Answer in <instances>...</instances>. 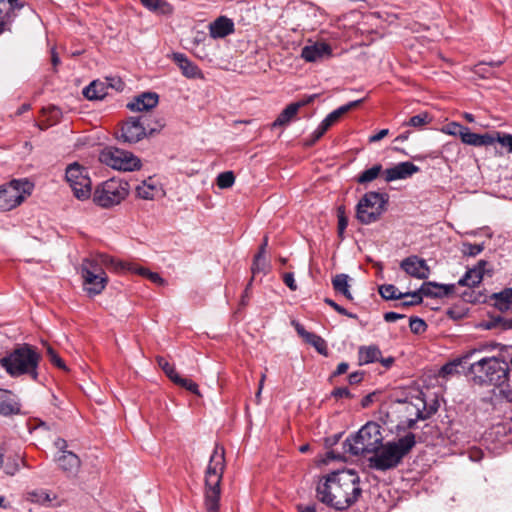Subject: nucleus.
I'll return each mask as SVG.
<instances>
[{
    "label": "nucleus",
    "mask_w": 512,
    "mask_h": 512,
    "mask_svg": "<svg viewBox=\"0 0 512 512\" xmlns=\"http://www.w3.org/2000/svg\"><path fill=\"white\" fill-rule=\"evenodd\" d=\"M318 499L337 510H346L355 504L362 494L360 477L351 469L333 471L325 475L317 485Z\"/></svg>",
    "instance_id": "obj_1"
},
{
    "label": "nucleus",
    "mask_w": 512,
    "mask_h": 512,
    "mask_svg": "<svg viewBox=\"0 0 512 512\" xmlns=\"http://www.w3.org/2000/svg\"><path fill=\"white\" fill-rule=\"evenodd\" d=\"M119 266L124 267L121 261L104 253H98L92 258L84 259L81 264L84 290L91 296L100 294L108 282L107 274L103 268H112L118 271Z\"/></svg>",
    "instance_id": "obj_2"
},
{
    "label": "nucleus",
    "mask_w": 512,
    "mask_h": 512,
    "mask_svg": "<svg viewBox=\"0 0 512 512\" xmlns=\"http://www.w3.org/2000/svg\"><path fill=\"white\" fill-rule=\"evenodd\" d=\"M226 467L225 450L216 445L210 456L204 478V505L206 512H218L221 497V482Z\"/></svg>",
    "instance_id": "obj_3"
},
{
    "label": "nucleus",
    "mask_w": 512,
    "mask_h": 512,
    "mask_svg": "<svg viewBox=\"0 0 512 512\" xmlns=\"http://www.w3.org/2000/svg\"><path fill=\"white\" fill-rule=\"evenodd\" d=\"M40 360L41 355L34 346L21 344L0 358V366L11 377L28 375L37 380Z\"/></svg>",
    "instance_id": "obj_4"
},
{
    "label": "nucleus",
    "mask_w": 512,
    "mask_h": 512,
    "mask_svg": "<svg viewBox=\"0 0 512 512\" xmlns=\"http://www.w3.org/2000/svg\"><path fill=\"white\" fill-rule=\"evenodd\" d=\"M415 444L416 440L413 433H408L397 441L382 443L377 452L370 457V467L380 471L397 467Z\"/></svg>",
    "instance_id": "obj_5"
},
{
    "label": "nucleus",
    "mask_w": 512,
    "mask_h": 512,
    "mask_svg": "<svg viewBox=\"0 0 512 512\" xmlns=\"http://www.w3.org/2000/svg\"><path fill=\"white\" fill-rule=\"evenodd\" d=\"M383 442L381 427L375 422H368L344 442L346 451L354 456H365L377 452Z\"/></svg>",
    "instance_id": "obj_6"
},
{
    "label": "nucleus",
    "mask_w": 512,
    "mask_h": 512,
    "mask_svg": "<svg viewBox=\"0 0 512 512\" xmlns=\"http://www.w3.org/2000/svg\"><path fill=\"white\" fill-rule=\"evenodd\" d=\"M473 381L479 385H500L509 373V365L497 357H483L469 367Z\"/></svg>",
    "instance_id": "obj_7"
},
{
    "label": "nucleus",
    "mask_w": 512,
    "mask_h": 512,
    "mask_svg": "<svg viewBox=\"0 0 512 512\" xmlns=\"http://www.w3.org/2000/svg\"><path fill=\"white\" fill-rule=\"evenodd\" d=\"M34 190L28 178L12 179L0 185V212L11 211L20 206Z\"/></svg>",
    "instance_id": "obj_8"
},
{
    "label": "nucleus",
    "mask_w": 512,
    "mask_h": 512,
    "mask_svg": "<svg viewBox=\"0 0 512 512\" xmlns=\"http://www.w3.org/2000/svg\"><path fill=\"white\" fill-rule=\"evenodd\" d=\"M387 202L388 195L385 193H366L357 204L356 218L365 225L376 222L386 210Z\"/></svg>",
    "instance_id": "obj_9"
},
{
    "label": "nucleus",
    "mask_w": 512,
    "mask_h": 512,
    "mask_svg": "<svg viewBox=\"0 0 512 512\" xmlns=\"http://www.w3.org/2000/svg\"><path fill=\"white\" fill-rule=\"evenodd\" d=\"M129 194V185L121 179H109L95 189L93 200L103 208L120 204Z\"/></svg>",
    "instance_id": "obj_10"
},
{
    "label": "nucleus",
    "mask_w": 512,
    "mask_h": 512,
    "mask_svg": "<svg viewBox=\"0 0 512 512\" xmlns=\"http://www.w3.org/2000/svg\"><path fill=\"white\" fill-rule=\"evenodd\" d=\"M99 161L113 169L133 171L141 167L140 159L131 152L116 148L106 147L99 154Z\"/></svg>",
    "instance_id": "obj_11"
},
{
    "label": "nucleus",
    "mask_w": 512,
    "mask_h": 512,
    "mask_svg": "<svg viewBox=\"0 0 512 512\" xmlns=\"http://www.w3.org/2000/svg\"><path fill=\"white\" fill-rule=\"evenodd\" d=\"M66 180L77 199L86 200L91 196V179L83 166L70 164L66 169Z\"/></svg>",
    "instance_id": "obj_12"
},
{
    "label": "nucleus",
    "mask_w": 512,
    "mask_h": 512,
    "mask_svg": "<svg viewBox=\"0 0 512 512\" xmlns=\"http://www.w3.org/2000/svg\"><path fill=\"white\" fill-rule=\"evenodd\" d=\"M147 130L150 133L154 131L148 124L147 116L130 117L122 124L120 139L130 144L137 143L147 135Z\"/></svg>",
    "instance_id": "obj_13"
},
{
    "label": "nucleus",
    "mask_w": 512,
    "mask_h": 512,
    "mask_svg": "<svg viewBox=\"0 0 512 512\" xmlns=\"http://www.w3.org/2000/svg\"><path fill=\"white\" fill-rule=\"evenodd\" d=\"M393 412H404L407 414V427L412 428L417 420H424L430 416V412L426 409L425 401L417 397L414 401L398 400L392 405Z\"/></svg>",
    "instance_id": "obj_14"
},
{
    "label": "nucleus",
    "mask_w": 512,
    "mask_h": 512,
    "mask_svg": "<svg viewBox=\"0 0 512 512\" xmlns=\"http://www.w3.org/2000/svg\"><path fill=\"white\" fill-rule=\"evenodd\" d=\"M400 267L406 274L417 279L424 280L430 275V268L426 261L416 255L403 259L400 263Z\"/></svg>",
    "instance_id": "obj_15"
},
{
    "label": "nucleus",
    "mask_w": 512,
    "mask_h": 512,
    "mask_svg": "<svg viewBox=\"0 0 512 512\" xmlns=\"http://www.w3.org/2000/svg\"><path fill=\"white\" fill-rule=\"evenodd\" d=\"M488 265L487 261L480 260L473 268L468 269L465 275L459 279L458 285L471 288L478 286L485 275H492V269L488 268Z\"/></svg>",
    "instance_id": "obj_16"
},
{
    "label": "nucleus",
    "mask_w": 512,
    "mask_h": 512,
    "mask_svg": "<svg viewBox=\"0 0 512 512\" xmlns=\"http://www.w3.org/2000/svg\"><path fill=\"white\" fill-rule=\"evenodd\" d=\"M332 54V49L329 44L325 42H316L302 48L301 57L307 62H317L325 58H329Z\"/></svg>",
    "instance_id": "obj_17"
},
{
    "label": "nucleus",
    "mask_w": 512,
    "mask_h": 512,
    "mask_svg": "<svg viewBox=\"0 0 512 512\" xmlns=\"http://www.w3.org/2000/svg\"><path fill=\"white\" fill-rule=\"evenodd\" d=\"M59 468L67 476H76L81 467L80 458L71 451H64L55 458Z\"/></svg>",
    "instance_id": "obj_18"
},
{
    "label": "nucleus",
    "mask_w": 512,
    "mask_h": 512,
    "mask_svg": "<svg viewBox=\"0 0 512 512\" xmlns=\"http://www.w3.org/2000/svg\"><path fill=\"white\" fill-rule=\"evenodd\" d=\"M419 171V167L411 162H401L394 167L385 170V180L391 182L398 179H405Z\"/></svg>",
    "instance_id": "obj_19"
},
{
    "label": "nucleus",
    "mask_w": 512,
    "mask_h": 512,
    "mask_svg": "<svg viewBox=\"0 0 512 512\" xmlns=\"http://www.w3.org/2000/svg\"><path fill=\"white\" fill-rule=\"evenodd\" d=\"M172 59L173 61L178 65V67L180 68L182 74L186 77V78H190V79H196V78H199V79H203L204 76L201 72V70L199 69V67L193 63L192 61H190L185 54L183 53H173L172 54Z\"/></svg>",
    "instance_id": "obj_20"
},
{
    "label": "nucleus",
    "mask_w": 512,
    "mask_h": 512,
    "mask_svg": "<svg viewBox=\"0 0 512 512\" xmlns=\"http://www.w3.org/2000/svg\"><path fill=\"white\" fill-rule=\"evenodd\" d=\"M158 104V95L153 92H145L134 98L127 104V108L131 111H148Z\"/></svg>",
    "instance_id": "obj_21"
},
{
    "label": "nucleus",
    "mask_w": 512,
    "mask_h": 512,
    "mask_svg": "<svg viewBox=\"0 0 512 512\" xmlns=\"http://www.w3.org/2000/svg\"><path fill=\"white\" fill-rule=\"evenodd\" d=\"M209 32L214 39L224 38L234 32V22L226 16H220L210 23Z\"/></svg>",
    "instance_id": "obj_22"
},
{
    "label": "nucleus",
    "mask_w": 512,
    "mask_h": 512,
    "mask_svg": "<svg viewBox=\"0 0 512 512\" xmlns=\"http://www.w3.org/2000/svg\"><path fill=\"white\" fill-rule=\"evenodd\" d=\"M455 289L454 284H437L435 282H425L419 289L421 296L426 297H444L451 294Z\"/></svg>",
    "instance_id": "obj_23"
},
{
    "label": "nucleus",
    "mask_w": 512,
    "mask_h": 512,
    "mask_svg": "<svg viewBox=\"0 0 512 512\" xmlns=\"http://www.w3.org/2000/svg\"><path fill=\"white\" fill-rule=\"evenodd\" d=\"M18 0H0V34L9 30L14 16V9L19 7Z\"/></svg>",
    "instance_id": "obj_24"
},
{
    "label": "nucleus",
    "mask_w": 512,
    "mask_h": 512,
    "mask_svg": "<svg viewBox=\"0 0 512 512\" xmlns=\"http://www.w3.org/2000/svg\"><path fill=\"white\" fill-rule=\"evenodd\" d=\"M19 412V407L11 391L0 389V414L11 415Z\"/></svg>",
    "instance_id": "obj_25"
},
{
    "label": "nucleus",
    "mask_w": 512,
    "mask_h": 512,
    "mask_svg": "<svg viewBox=\"0 0 512 512\" xmlns=\"http://www.w3.org/2000/svg\"><path fill=\"white\" fill-rule=\"evenodd\" d=\"M161 188L149 178L136 187V194L144 200H152L161 193Z\"/></svg>",
    "instance_id": "obj_26"
},
{
    "label": "nucleus",
    "mask_w": 512,
    "mask_h": 512,
    "mask_svg": "<svg viewBox=\"0 0 512 512\" xmlns=\"http://www.w3.org/2000/svg\"><path fill=\"white\" fill-rule=\"evenodd\" d=\"M56 498V494H53L46 489H35L28 491L25 494L26 501L39 505H48L52 500H55Z\"/></svg>",
    "instance_id": "obj_27"
},
{
    "label": "nucleus",
    "mask_w": 512,
    "mask_h": 512,
    "mask_svg": "<svg viewBox=\"0 0 512 512\" xmlns=\"http://www.w3.org/2000/svg\"><path fill=\"white\" fill-rule=\"evenodd\" d=\"M381 359V351L375 345L361 346L358 351V360L360 365L377 362Z\"/></svg>",
    "instance_id": "obj_28"
},
{
    "label": "nucleus",
    "mask_w": 512,
    "mask_h": 512,
    "mask_svg": "<svg viewBox=\"0 0 512 512\" xmlns=\"http://www.w3.org/2000/svg\"><path fill=\"white\" fill-rule=\"evenodd\" d=\"M83 95L89 100L103 99L107 95V86L100 81H93L83 89Z\"/></svg>",
    "instance_id": "obj_29"
},
{
    "label": "nucleus",
    "mask_w": 512,
    "mask_h": 512,
    "mask_svg": "<svg viewBox=\"0 0 512 512\" xmlns=\"http://www.w3.org/2000/svg\"><path fill=\"white\" fill-rule=\"evenodd\" d=\"M478 350L474 349L469 352H467L465 355H463L460 358H456L451 362L446 363L440 370L439 374L442 377H446L449 375H452L457 372V367L460 366L462 363H466L468 359L472 358Z\"/></svg>",
    "instance_id": "obj_30"
},
{
    "label": "nucleus",
    "mask_w": 512,
    "mask_h": 512,
    "mask_svg": "<svg viewBox=\"0 0 512 512\" xmlns=\"http://www.w3.org/2000/svg\"><path fill=\"white\" fill-rule=\"evenodd\" d=\"M362 99L355 100L352 102H349L336 110L332 111L330 114L326 116V118L323 120L324 123H327L329 127H331L334 123H336L345 113L350 111L353 108H356L357 106L362 103Z\"/></svg>",
    "instance_id": "obj_31"
},
{
    "label": "nucleus",
    "mask_w": 512,
    "mask_h": 512,
    "mask_svg": "<svg viewBox=\"0 0 512 512\" xmlns=\"http://www.w3.org/2000/svg\"><path fill=\"white\" fill-rule=\"evenodd\" d=\"M297 107L296 105H293L292 103L289 104L276 118V120L271 124L272 128L277 127H285L287 126L292 120L295 119L297 115Z\"/></svg>",
    "instance_id": "obj_32"
},
{
    "label": "nucleus",
    "mask_w": 512,
    "mask_h": 512,
    "mask_svg": "<svg viewBox=\"0 0 512 512\" xmlns=\"http://www.w3.org/2000/svg\"><path fill=\"white\" fill-rule=\"evenodd\" d=\"M349 276L347 274H337L332 279V285L336 292L341 293L348 300H353V296L350 292V285L348 283Z\"/></svg>",
    "instance_id": "obj_33"
},
{
    "label": "nucleus",
    "mask_w": 512,
    "mask_h": 512,
    "mask_svg": "<svg viewBox=\"0 0 512 512\" xmlns=\"http://www.w3.org/2000/svg\"><path fill=\"white\" fill-rule=\"evenodd\" d=\"M142 5L148 10L161 15L171 14L172 6L164 0H140Z\"/></svg>",
    "instance_id": "obj_34"
},
{
    "label": "nucleus",
    "mask_w": 512,
    "mask_h": 512,
    "mask_svg": "<svg viewBox=\"0 0 512 512\" xmlns=\"http://www.w3.org/2000/svg\"><path fill=\"white\" fill-rule=\"evenodd\" d=\"M494 306L502 312L507 311L512 305V288H506L493 295Z\"/></svg>",
    "instance_id": "obj_35"
},
{
    "label": "nucleus",
    "mask_w": 512,
    "mask_h": 512,
    "mask_svg": "<svg viewBox=\"0 0 512 512\" xmlns=\"http://www.w3.org/2000/svg\"><path fill=\"white\" fill-rule=\"evenodd\" d=\"M506 137H512L511 134L495 132L494 134H479L478 146H487L492 145L495 142L499 143L502 147L506 148V145L503 144Z\"/></svg>",
    "instance_id": "obj_36"
},
{
    "label": "nucleus",
    "mask_w": 512,
    "mask_h": 512,
    "mask_svg": "<svg viewBox=\"0 0 512 512\" xmlns=\"http://www.w3.org/2000/svg\"><path fill=\"white\" fill-rule=\"evenodd\" d=\"M463 143L478 146L479 134L473 133L469 128L462 125H455Z\"/></svg>",
    "instance_id": "obj_37"
},
{
    "label": "nucleus",
    "mask_w": 512,
    "mask_h": 512,
    "mask_svg": "<svg viewBox=\"0 0 512 512\" xmlns=\"http://www.w3.org/2000/svg\"><path fill=\"white\" fill-rule=\"evenodd\" d=\"M379 294L386 300H394L403 298V293L392 284H385L379 287Z\"/></svg>",
    "instance_id": "obj_38"
},
{
    "label": "nucleus",
    "mask_w": 512,
    "mask_h": 512,
    "mask_svg": "<svg viewBox=\"0 0 512 512\" xmlns=\"http://www.w3.org/2000/svg\"><path fill=\"white\" fill-rule=\"evenodd\" d=\"M381 170L382 166L378 164L363 171L357 179L358 183L364 184L375 180L378 177Z\"/></svg>",
    "instance_id": "obj_39"
},
{
    "label": "nucleus",
    "mask_w": 512,
    "mask_h": 512,
    "mask_svg": "<svg viewBox=\"0 0 512 512\" xmlns=\"http://www.w3.org/2000/svg\"><path fill=\"white\" fill-rule=\"evenodd\" d=\"M432 118L427 112H422L415 116H412L408 122H405L404 125L412 126L415 128H421L431 122Z\"/></svg>",
    "instance_id": "obj_40"
},
{
    "label": "nucleus",
    "mask_w": 512,
    "mask_h": 512,
    "mask_svg": "<svg viewBox=\"0 0 512 512\" xmlns=\"http://www.w3.org/2000/svg\"><path fill=\"white\" fill-rule=\"evenodd\" d=\"M172 382L193 394L200 395L198 385L188 378H183L179 374L175 376Z\"/></svg>",
    "instance_id": "obj_41"
},
{
    "label": "nucleus",
    "mask_w": 512,
    "mask_h": 512,
    "mask_svg": "<svg viewBox=\"0 0 512 512\" xmlns=\"http://www.w3.org/2000/svg\"><path fill=\"white\" fill-rule=\"evenodd\" d=\"M495 387L499 388L500 395L508 402L512 403V379L510 372L505 375V380L500 385Z\"/></svg>",
    "instance_id": "obj_42"
},
{
    "label": "nucleus",
    "mask_w": 512,
    "mask_h": 512,
    "mask_svg": "<svg viewBox=\"0 0 512 512\" xmlns=\"http://www.w3.org/2000/svg\"><path fill=\"white\" fill-rule=\"evenodd\" d=\"M305 341L312 345L320 354L326 355L327 353V345L324 339L314 333L311 335H307Z\"/></svg>",
    "instance_id": "obj_43"
},
{
    "label": "nucleus",
    "mask_w": 512,
    "mask_h": 512,
    "mask_svg": "<svg viewBox=\"0 0 512 512\" xmlns=\"http://www.w3.org/2000/svg\"><path fill=\"white\" fill-rule=\"evenodd\" d=\"M235 182V176L232 171H225L217 176L216 183L221 189L230 188Z\"/></svg>",
    "instance_id": "obj_44"
},
{
    "label": "nucleus",
    "mask_w": 512,
    "mask_h": 512,
    "mask_svg": "<svg viewBox=\"0 0 512 512\" xmlns=\"http://www.w3.org/2000/svg\"><path fill=\"white\" fill-rule=\"evenodd\" d=\"M156 361L159 367L163 370L166 376L172 381L175 376L178 374L175 370V367L170 364L164 357L158 356Z\"/></svg>",
    "instance_id": "obj_45"
},
{
    "label": "nucleus",
    "mask_w": 512,
    "mask_h": 512,
    "mask_svg": "<svg viewBox=\"0 0 512 512\" xmlns=\"http://www.w3.org/2000/svg\"><path fill=\"white\" fill-rule=\"evenodd\" d=\"M268 266L269 265L265 258V255L256 254L254 257V261H253L251 270H252V273L255 275L256 273L266 272V270L268 269Z\"/></svg>",
    "instance_id": "obj_46"
},
{
    "label": "nucleus",
    "mask_w": 512,
    "mask_h": 512,
    "mask_svg": "<svg viewBox=\"0 0 512 512\" xmlns=\"http://www.w3.org/2000/svg\"><path fill=\"white\" fill-rule=\"evenodd\" d=\"M484 250V244L463 243L462 253L465 256L475 257Z\"/></svg>",
    "instance_id": "obj_47"
},
{
    "label": "nucleus",
    "mask_w": 512,
    "mask_h": 512,
    "mask_svg": "<svg viewBox=\"0 0 512 512\" xmlns=\"http://www.w3.org/2000/svg\"><path fill=\"white\" fill-rule=\"evenodd\" d=\"M404 297L410 298L409 301H404L400 304L401 306H404V307L418 305V304L422 303V301H423V297L421 296V293L419 292V290L414 291V292L403 293V298Z\"/></svg>",
    "instance_id": "obj_48"
},
{
    "label": "nucleus",
    "mask_w": 512,
    "mask_h": 512,
    "mask_svg": "<svg viewBox=\"0 0 512 512\" xmlns=\"http://www.w3.org/2000/svg\"><path fill=\"white\" fill-rule=\"evenodd\" d=\"M409 326L411 331L415 334L423 333L427 328L425 321L418 317H411Z\"/></svg>",
    "instance_id": "obj_49"
},
{
    "label": "nucleus",
    "mask_w": 512,
    "mask_h": 512,
    "mask_svg": "<svg viewBox=\"0 0 512 512\" xmlns=\"http://www.w3.org/2000/svg\"><path fill=\"white\" fill-rule=\"evenodd\" d=\"M47 354L50 359V361L57 366L58 368L62 370H67V367L64 363V361L59 357V355L56 353V351L51 347L47 346Z\"/></svg>",
    "instance_id": "obj_50"
},
{
    "label": "nucleus",
    "mask_w": 512,
    "mask_h": 512,
    "mask_svg": "<svg viewBox=\"0 0 512 512\" xmlns=\"http://www.w3.org/2000/svg\"><path fill=\"white\" fill-rule=\"evenodd\" d=\"M19 461H22L20 458L8 459L4 465V471L7 475L13 476L19 470Z\"/></svg>",
    "instance_id": "obj_51"
},
{
    "label": "nucleus",
    "mask_w": 512,
    "mask_h": 512,
    "mask_svg": "<svg viewBox=\"0 0 512 512\" xmlns=\"http://www.w3.org/2000/svg\"><path fill=\"white\" fill-rule=\"evenodd\" d=\"M122 265H124V267L122 268L121 266L118 267V271L119 270H129L131 272H134L136 274H139L143 277H146L147 276V272H149L150 270L144 268V267H139V266H136V265H133V264H130V263H124L122 262Z\"/></svg>",
    "instance_id": "obj_52"
},
{
    "label": "nucleus",
    "mask_w": 512,
    "mask_h": 512,
    "mask_svg": "<svg viewBox=\"0 0 512 512\" xmlns=\"http://www.w3.org/2000/svg\"><path fill=\"white\" fill-rule=\"evenodd\" d=\"M329 128L330 127L327 125V123L322 121L317 129L313 132L310 144H314L316 141H318Z\"/></svg>",
    "instance_id": "obj_53"
},
{
    "label": "nucleus",
    "mask_w": 512,
    "mask_h": 512,
    "mask_svg": "<svg viewBox=\"0 0 512 512\" xmlns=\"http://www.w3.org/2000/svg\"><path fill=\"white\" fill-rule=\"evenodd\" d=\"M325 303H327L329 306H331L335 311H337L339 314L341 315H345V316H348L350 318H354L355 315L349 313L345 308H343L342 306L338 305L335 301H333L332 299H329V298H325Z\"/></svg>",
    "instance_id": "obj_54"
},
{
    "label": "nucleus",
    "mask_w": 512,
    "mask_h": 512,
    "mask_svg": "<svg viewBox=\"0 0 512 512\" xmlns=\"http://www.w3.org/2000/svg\"><path fill=\"white\" fill-rule=\"evenodd\" d=\"M348 220L346 216L344 215V208L339 207L338 208V230L339 233L342 234L344 230L347 228Z\"/></svg>",
    "instance_id": "obj_55"
},
{
    "label": "nucleus",
    "mask_w": 512,
    "mask_h": 512,
    "mask_svg": "<svg viewBox=\"0 0 512 512\" xmlns=\"http://www.w3.org/2000/svg\"><path fill=\"white\" fill-rule=\"evenodd\" d=\"M283 281L290 290H292V291L297 290V284H296L293 273H290V272L285 273L283 275Z\"/></svg>",
    "instance_id": "obj_56"
},
{
    "label": "nucleus",
    "mask_w": 512,
    "mask_h": 512,
    "mask_svg": "<svg viewBox=\"0 0 512 512\" xmlns=\"http://www.w3.org/2000/svg\"><path fill=\"white\" fill-rule=\"evenodd\" d=\"M331 395L334 397V398H350L352 397L349 389L345 388V387H340V388H336L332 391Z\"/></svg>",
    "instance_id": "obj_57"
},
{
    "label": "nucleus",
    "mask_w": 512,
    "mask_h": 512,
    "mask_svg": "<svg viewBox=\"0 0 512 512\" xmlns=\"http://www.w3.org/2000/svg\"><path fill=\"white\" fill-rule=\"evenodd\" d=\"M146 278L157 285H165L166 284V281L156 272H152V271L147 272Z\"/></svg>",
    "instance_id": "obj_58"
},
{
    "label": "nucleus",
    "mask_w": 512,
    "mask_h": 512,
    "mask_svg": "<svg viewBox=\"0 0 512 512\" xmlns=\"http://www.w3.org/2000/svg\"><path fill=\"white\" fill-rule=\"evenodd\" d=\"M317 97L316 94L307 96L306 98L299 100L297 102L292 103L293 105H296L297 111H299L300 108L304 107L305 105L310 104L314 101V99Z\"/></svg>",
    "instance_id": "obj_59"
},
{
    "label": "nucleus",
    "mask_w": 512,
    "mask_h": 512,
    "mask_svg": "<svg viewBox=\"0 0 512 512\" xmlns=\"http://www.w3.org/2000/svg\"><path fill=\"white\" fill-rule=\"evenodd\" d=\"M389 133V130L388 129H382L380 130L377 134L375 135H372L369 137V142H377V141H380L382 140L384 137H386Z\"/></svg>",
    "instance_id": "obj_60"
},
{
    "label": "nucleus",
    "mask_w": 512,
    "mask_h": 512,
    "mask_svg": "<svg viewBox=\"0 0 512 512\" xmlns=\"http://www.w3.org/2000/svg\"><path fill=\"white\" fill-rule=\"evenodd\" d=\"M54 445L55 447L59 450V454H63L64 451H68L67 450V441L65 439H62V438H58L55 442H54Z\"/></svg>",
    "instance_id": "obj_61"
},
{
    "label": "nucleus",
    "mask_w": 512,
    "mask_h": 512,
    "mask_svg": "<svg viewBox=\"0 0 512 512\" xmlns=\"http://www.w3.org/2000/svg\"><path fill=\"white\" fill-rule=\"evenodd\" d=\"M403 317V315L398 314L396 312H387L384 314V319L386 322H395L396 320L401 319Z\"/></svg>",
    "instance_id": "obj_62"
},
{
    "label": "nucleus",
    "mask_w": 512,
    "mask_h": 512,
    "mask_svg": "<svg viewBox=\"0 0 512 512\" xmlns=\"http://www.w3.org/2000/svg\"><path fill=\"white\" fill-rule=\"evenodd\" d=\"M363 379L362 372H353L349 375L348 380L350 384L359 383Z\"/></svg>",
    "instance_id": "obj_63"
},
{
    "label": "nucleus",
    "mask_w": 512,
    "mask_h": 512,
    "mask_svg": "<svg viewBox=\"0 0 512 512\" xmlns=\"http://www.w3.org/2000/svg\"><path fill=\"white\" fill-rule=\"evenodd\" d=\"M295 329L298 335L301 336L304 340L307 338V335H311V332L306 331L305 328L299 323L295 324Z\"/></svg>",
    "instance_id": "obj_64"
}]
</instances>
